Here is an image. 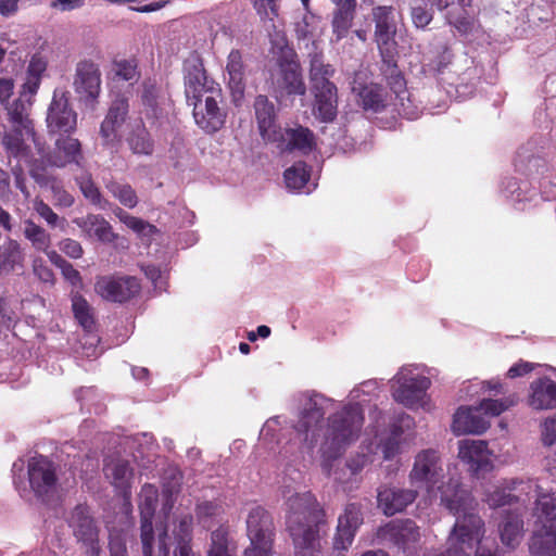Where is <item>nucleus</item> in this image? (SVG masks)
<instances>
[{"label":"nucleus","instance_id":"1","mask_svg":"<svg viewBox=\"0 0 556 556\" xmlns=\"http://www.w3.org/2000/svg\"><path fill=\"white\" fill-rule=\"evenodd\" d=\"M409 478L413 485L425 488L429 494L437 488L441 504L456 517L447 549L425 556H471L475 545L481 542L484 523L476 514L477 503L470 492L460 488L454 478L441 482L443 469L435 454H417Z\"/></svg>","mask_w":556,"mask_h":556},{"label":"nucleus","instance_id":"2","mask_svg":"<svg viewBox=\"0 0 556 556\" xmlns=\"http://www.w3.org/2000/svg\"><path fill=\"white\" fill-rule=\"evenodd\" d=\"M324 417L321 397L309 396L293 427L289 450L312 451L320 444L319 452H337L358 439L365 420L359 404H348L332 414L328 418L326 432L323 428Z\"/></svg>","mask_w":556,"mask_h":556},{"label":"nucleus","instance_id":"3","mask_svg":"<svg viewBox=\"0 0 556 556\" xmlns=\"http://www.w3.org/2000/svg\"><path fill=\"white\" fill-rule=\"evenodd\" d=\"M287 504V527L295 556H317L320 549L319 527L325 522L323 508L309 492L288 496Z\"/></svg>","mask_w":556,"mask_h":556},{"label":"nucleus","instance_id":"4","mask_svg":"<svg viewBox=\"0 0 556 556\" xmlns=\"http://www.w3.org/2000/svg\"><path fill=\"white\" fill-rule=\"evenodd\" d=\"M273 94L277 99L304 97L307 88L302 66L295 50L289 46L280 48L269 70Z\"/></svg>","mask_w":556,"mask_h":556},{"label":"nucleus","instance_id":"5","mask_svg":"<svg viewBox=\"0 0 556 556\" xmlns=\"http://www.w3.org/2000/svg\"><path fill=\"white\" fill-rule=\"evenodd\" d=\"M535 530L529 542L532 556H556V496L541 494L536 500Z\"/></svg>","mask_w":556,"mask_h":556},{"label":"nucleus","instance_id":"6","mask_svg":"<svg viewBox=\"0 0 556 556\" xmlns=\"http://www.w3.org/2000/svg\"><path fill=\"white\" fill-rule=\"evenodd\" d=\"M59 469L49 456L36 454L27 460L28 481L35 495L45 502L58 493Z\"/></svg>","mask_w":556,"mask_h":556},{"label":"nucleus","instance_id":"7","mask_svg":"<svg viewBox=\"0 0 556 556\" xmlns=\"http://www.w3.org/2000/svg\"><path fill=\"white\" fill-rule=\"evenodd\" d=\"M247 532L250 546L244 556H271L274 522L268 511L261 506L253 507L247 517Z\"/></svg>","mask_w":556,"mask_h":556},{"label":"nucleus","instance_id":"8","mask_svg":"<svg viewBox=\"0 0 556 556\" xmlns=\"http://www.w3.org/2000/svg\"><path fill=\"white\" fill-rule=\"evenodd\" d=\"M184 80L185 94L189 105L200 102L205 94L216 93L220 97L219 85L208 78L203 60L198 53L186 60Z\"/></svg>","mask_w":556,"mask_h":556},{"label":"nucleus","instance_id":"9","mask_svg":"<svg viewBox=\"0 0 556 556\" xmlns=\"http://www.w3.org/2000/svg\"><path fill=\"white\" fill-rule=\"evenodd\" d=\"M371 21L375 25L374 41L377 45L380 58H391L397 54V23L393 5H376L371 9Z\"/></svg>","mask_w":556,"mask_h":556},{"label":"nucleus","instance_id":"10","mask_svg":"<svg viewBox=\"0 0 556 556\" xmlns=\"http://www.w3.org/2000/svg\"><path fill=\"white\" fill-rule=\"evenodd\" d=\"M94 290L103 300L122 304L140 293L141 283L134 276L106 275L97 277Z\"/></svg>","mask_w":556,"mask_h":556},{"label":"nucleus","instance_id":"11","mask_svg":"<svg viewBox=\"0 0 556 556\" xmlns=\"http://www.w3.org/2000/svg\"><path fill=\"white\" fill-rule=\"evenodd\" d=\"M170 556H194L192 551L193 518L191 514L181 513L166 523L162 530Z\"/></svg>","mask_w":556,"mask_h":556},{"label":"nucleus","instance_id":"12","mask_svg":"<svg viewBox=\"0 0 556 556\" xmlns=\"http://www.w3.org/2000/svg\"><path fill=\"white\" fill-rule=\"evenodd\" d=\"M396 55L397 54H391V58H381V72L390 90L394 93L393 105L395 110L400 115L412 119L416 114L412 106L405 77L397 66Z\"/></svg>","mask_w":556,"mask_h":556},{"label":"nucleus","instance_id":"13","mask_svg":"<svg viewBox=\"0 0 556 556\" xmlns=\"http://www.w3.org/2000/svg\"><path fill=\"white\" fill-rule=\"evenodd\" d=\"M84 161L80 141L71 136H60L54 142L53 151L46 152L43 149L39 166L41 169L46 166L63 168L72 164L81 167Z\"/></svg>","mask_w":556,"mask_h":556},{"label":"nucleus","instance_id":"14","mask_svg":"<svg viewBox=\"0 0 556 556\" xmlns=\"http://www.w3.org/2000/svg\"><path fill=\"white\" fill-rule=\"evenodd\" d=\"M31 140L37 149L38 154L40 155L43 152V142L37 137L35 128H30L29 131L26 129L11 127L10 130L5 131L2 136V146L9 159L14 157L17 160H23L29 163L31 166L35 161L40 162V160L31 159L30 147L26 143V140ZM39 165V163H37Z\"/></svg>","mask_w":556,"mask_h":556},{"label":"nucleus","instance_id":"15","mask_svg":"<svg viewBox=\"0 0 556 556\" xmlns=\"http://www.w3.org/2000/svg\"><path fill=\"white\" fill-rule=\"evenodd\" d=\"M77 114L65 92H54L47 114L49 134H71L76 129Z\"/></svg>","mask_w":556,"mask_h":556},{"label":"nucleus","instance_id":"16","mask_svg":"<svg viewBox=\"0 0 556 556\" xmlns=\"http://www.w3.org/2000/svg\"><path fill=\"white\" fill-rule=\"evenodd\" d=\"M395 379L399 387L393 391V399L408 408L420 405L431 387V380L421 375L407 376L399 372Z\"/></svg>","mask_w":556,"mask_h":556},{"label":"nucleus","instance_id":"17","mask_svg":"<svg viewBox=\"0 0 556 556\" xmlns=\"http://www.w3.org/2000/svg\"><path fill=\"white\" fill-rule=\"evenodd\" d=\"M68 526L78 542L89 547L92 555L98 556L100 547L98 545L99 528L87 506L77 505L68 518Z\"/></svg>","mask_w":556,"mask_h":556},{"label":"nucleus","instance_id":"18","mask_svg":"<svg viewBox=\"0 0 556 556\" xmlns=\"http://www.w3.org/2000/svg\"><path fill=\"white\" fill-rule=\"evenodd\" d=\"M74 90L85 101H94L101 90V72L91 60L77 63L74 76Z\"/></svg>","mask_w":556,"mask_h":556},{"label":"nucleus","instance_id":"19","mask_svg":"<svg viewBox=\"0 0 556 556\" xmlns=\"http://www.w3.org/2000/svg\"><path fill=\"white\" fill-rule=\"evenodd\" d=\"M218 99H222V96L212 93L205 96L204 103L200 100L191 104L197 125L207 134L218 131L226 122L227 113L219 108Z\"/></svg>","mask_w":556,"mask_h":556},{"label":"nucleus","instance_id":"20","mask_svg":"<svg viewBox=\"0 0 556 556\" xmlns=\"http://www.w3.org/2000/svg\"><path fill=\"white\" fill-rule=\"evenodd\" d=\"M314 97L313 113L323 123H331L338 115V88L334 83L311 86Z\"/></svg>","mask_w":556,"mask_h":556},{"label":"nucleus","instance_id":"21","mask_svg":"<svg viewBox=\"0 0 556 556\" xmlns=\"http://www.w3.org/2000/svg\"><path fill=\"white\" fill-rule=\"evenodd\" d=\"M363 523V516L357 504H348L344 513L338 518L337 533L333 539L336 549H346L353 542L358 527Z\"/></svg>","mask_w":556,"mask_h":556},{"label":"nucleus","instance_id":"22","mask_svg":"<svg viewBox=\"0 0 556 556\" xmlns=\"http://www.w3.org/2000/svg\"><path fill=\"white\" fill-rule=\"evenodd\" d=\"M254 111L262 138L270 142L278 141L281 136L274 103L267 96L258 94L254 100Z\"/></svg>","mask_w":556,"mask_h":556},{"label":"nucleus","instance_id":"23","mask_svg":"<svg viewBox=\"0 0 556 556\" xmlns=\"http://www.w3.org/2000/svg\"><path fill=\"white\" fill-rule=\"evenodd\" d=\"M226 72L228 75V87L231 92L232 101L238 105L244 97L247 86V65L243 61L242 52L232 49L226 63Z\"/></svg>","mask_w":556,"mask_h":556},{"label":"nucleus","instance_id":"24","mask_svg":"<svg viewBox=\"0 0 556 556\" xmlns=\"http://www.w3.org/2000/svg\"><path fill=\"white\" fill-rule=\"evenodd\" d=\"M353 91L356 93L357 104L366 112L380 113L390 104L388 92L379 84H358Z\"/></svg>","mask_w":556,"mask_h":556},{"label":"nucleus","instance_id":"25","mask_svg":"<svg viewBox=\"0 0 556 556\" xmlns=\"http://www.w3.org/2000/svg\"><path fill=\"white\" fill-rule=\"evenodd\" d=\"M323 469L333 476L336 480L343 481L348 475L357 473L365 465V454H356L345 458L344 454H324Z\"/></svg>","mask_w":556,"mask_h":556},{"label":"nucleus","instance_id":"26","mask_svg":"<svg viewBox=\"0 0 556 556\" xmlns=\"http://www.w3.org/2000/svg\"><path fill=\"white\" fill-rule=\"evenodd\" d=\"M417 496V490L384 486L378 492V506L384 515L393 516L403 511Z\"/></svg>","mask_w":556,"mask_h":556},{"label":"nucleus","instance_id":"27","mask_svg":"<svg viewBox=\"0 0 556 556\" xmlns=\"http://www.w3.org/2000/svg\"><path fill=\"white\" fill-rule=\"evenodd\" d=\"M490 427L480 406L459 407L454 414L453 430L456 433H483Z\"/></svg>","mask_w":556,"mask_h":556},{"label":"nucleus","instance_id":"28","mask_svg":"<svg viewBox=\"0 0 556 556\" xmlns=\"http://www.w3.org/2000/svg\"><path fill=\"white\" fill-rule=\"evenodd\" d=\"M528 404L536 410L556 408V381L549 377H540L529 387Z\"/></svg>","mask_w":556,"mask_h":556},{"label":"nucleus","instance_id":"29","mask_svg":"<svg viewBox=\"0 0 556 556\" xmlns=\"http://www.w3.org/2000/svg\"><path fill=\"white\" fill-rule=\"evenodd\" d=\"M280 136L277 142L282 151L292 152L296 150L308 153L315 144L313 131L301 125L295 128H287L283 131L280 129Z\"/></svg>","mask_w":556,"mask_h":556},{"label":"nucleus","instance_id":"30","mask_svg":"<svg viewBox=\"0 0 556 556\" xmlns=\"http://www.w3.org/2000/svg\"><path fill=\"white\" fill-rule=\"evenodd\" d=\"M25 268V250L22 244L7 237L0 244V275L23 271Z\"/></svg>","mask_w":556,"mask_h":556},{"label":"nucleus","instance_id":"31","mask_svg":"<svg viewBox=\"0 0 556 556\" xmlns=\"http://www.w3.org/2000/svg\"><path fill=\"white\" fill-rule=\"evenodd\" d=\"M384 536L397 547L406 551L419 540V531L410 519L396 520L386 527Z\"/></svg>","mask_w":556,"mask_h":556},{"label":"nucleus","instance_id":"32","mask_svg":"<svg viewBox=\"0 0 556 556\" xmlns=\"http://www.w3.org/2000/svg\"><path fill=\"white\" fill-rule=\"evenodd\" d=\"M336 5L331 27L336 41H340L348 36L353 25L356 15L357 0H344L342 3Z\"/></svg>","mask_w":556,"mask_h":556},{"label":"nucleus","instance_id":"33","mask_svg":"<svg viewBox=\"0 0 556 556\" xmlns=\"http://www.w3.org/2000/svg\"><path fill=\"white\" fill-rule=\"evenodd\" d=\"M37 163L38 162L35 161L33 164V168H30V175L36 180V182H38L40 186H45L51 190L54 205L62 206V207L72 206L74 203V198L70 192H67L65 190L61 180H59L54 176H46V175L39 173V169H41V168Z\"/></svg>","mask_w":556,"mask_h":556},{"label":"nucleus","instance_id":"34","mask_svg":"<svg viewBox=\"0 0 556 556\" xmlns=\"http://www.w3.org/2000/svg\"><path fill=\"white\" fill-rule=\"evenodd\" d=\"M501 541L504 545L515 548L523 536V519L515 511H506L498 525Z\"/></svg>","mask_w":556,"mask_h":556},{"label":"nucleus","instance_id":"35","mask_svg":"<svg viewBox=\"0 0 556 556\" xmlns=\"http://www.w3.org/2000/svg\"><path fill=\"white\" fill-rule=\"evenodd\" d=\"M162 490L165 497L163 504L164 514H168L175 502V496L180 492L182 484V473L176 466H168L162 473Z\"/></svg>","mask_w":556,"mask_h":556},{"label":"nucleus","instance_id":"36","mask_svg":"<svg viewBox=\"0 0 556 556\" xmlns=\"http://www.w3.org/2000/svg\"><path fill=\"white\" fill-rule=\"evenodd\" d=\"M308 78L311 86L325 85L332 83L330 79L334 75V68L331 64L325 63L324 53L318 47H315L309 53Z\"/></svg>","mask_w":556,"mask_h":556},{"label":"nucleus","instance_id":"37","mask_svg":"<svg viewBox=\"0 0 556 556\" xmlns=\"http://www.w3.org/2000/svg\"><path fill=\"white\" fill-rule=\"evenodd\" d=\"M159 502V492L155 485L146 483L139 494V510L141 525L153 527V517Z\"/></svg>","mask_w":556,"mask_h":556},{"label":"nucleus","instance_id":"38","mask_svg":"<svg viewBox=\"0 0 556 556\" xmlns=\"http://www.w3.org/2000/svg\"><path fill=\"white\" fill-rule=\"evenodd\" d=\"M104 471L106 477L111 478L117 488L122 490L129 488V481L134 472L127 460L119 457H110V459L105 462Z\"/></svg>","mask_w":556,"mask_h":556},{"label":"nucleus","instance_id":"39","mask_svg":"<svg viewBox=\"0 0 556 556\" xmlns=\"http://www.w3.org/2000/svg\"><path fill=\"white\" fill-rule=\"evenodd\" d=\"M30 106L31 100L29 98L23 99L22 97H18L7 106L11 127L24 128L26 131L34 128L33 121L29 118Z\"/></svg>","mask_w":556,"mask_h":556},{"label":"nucleus","instance_id":"40","mask_svg":"<svg viewBox=\"0 0 556 556\" xmlns=\"http://www.w3.org/2000/svg\"><path fill=\"white\" fill-rule=\"evenodd\" d=\"M140 541L143 556H170L166 540L163 538L162 531L154 538L153 527H140Z\"/></svg>","mask_w":556,"mask_h":556},{"label":"nucleus","instance_id":"41","mask_svg":"<svg viewBox=\"0 0 556 556\" xmlns=\"http://www.w3.org/2000/svg\"><path fill=\"white\" fill-rule=\"evenodd\" d=\"M80 227L90 236H94L99 241L104 243H112L117 237L110 223L100 215H87Z\"/></svg>","mask_w":556,"mask_h":556},{"label":"nucleus","instance_id":"42","mask_svg":"<svg viewBox=\"0 0 556 556\" xmlns=\"http://www.w3.org/2000/svg\"><path fill=\"white\" fill-rule=\"evenodd\" d=\"M23 236L37 252H47L52 247L51 235L31 219L23 223Z\"/></svg>","mask_w":556,"mask_h":556},{"label":"nucleus","instance_id":"43","mask_svg":"<svg viewBox=\"0 0 556 556\" xmlns=\"http://www.w3.org/2000/svg\"><path fill=\"white\" fill-rule=\"evenodd\" d=\"M126 142L134 154L152 155L154 152V140L143 125L132 129L127 136Z\"/></svg>","mask_w":556,"mask_h":556},{"label":"nucleus","instance_id":"44","mask_svg":"<svg viewBox=\"0 0 556 556\" xmlns=\"http://www.w3.org/2000/svg\"><path fill=\"white\" fill-rule=\"evenodd\" d=\"M72 309L75 319L85 331L92 332L96 329L93 308L81 294L75 293L72 296Z\"/></svg>","mask_w":556,"mask_h":556},{"label":"nucleus","instance_id":"45","mask_svg":"<svg viewBox=\"0 0 556 556\" xmlns=\"http://www.w3.org/2000/svg\"><path fill=\"white\" fill-rule=\"evenodd\" d=\"M303 18L295 24V37L299 41H311L313 49L317 47L316 38L319 36L320 17L312 11H305Z\"/></svg>","mask_w":556,"mask_h":556},{"label":"nucleus","instance_id":"46","mask_svg":"<svg viewBox=\"0 0 556 556\" xmlns=\"http://www.w3.org/2000/svg\"><path fill=\"white\" fill-rule=\"evenodd\" d=\"M76 182L84 194V197L93 205L99 206L100 208H106L109 205V201L105 200L100 189L94 184L92 176L88 172H84L79 176L76 177Z\"/></svg>","mask_w":556,"mask_h":556},{"label":"nucleus","instance_id":"47","mask_svg":"<svg viewBox=\"0 0 556 556\" xmlns=\"http://www.w3.org/2000/svg\"><path fill=\"white\" fill-rule=\"evenodd\" d=\"M105 188L125 207L137 206L139 199L136 190L129 184L112 179L105 182Z\"/></svg>","mask_w":556,"mask_h":556},{"label":"nucleus","instance_id":"48","mask_svg":"<svg viewBox=\"0 0 556 556\" xmlns=\"http://www.w3.org/2000/svg\"><path fill=\"white\" fill-rule=\"evenodd\" d=\"M462 462L468 467V471L477 477L484 478L494 469V464L489 454H458Z\"/></svg>","mask_w":556,"mask_h":556},{"label":"nucleus","instance_id":"49","mask_svg":"<svg viewBox=\"0 0 556 556\" xmlns=\"http://www.w3.org/2000/svg\"><path fill=\"white\" fill-rule=\"evenodd\" d=\"M286 186L289 189H302L311 177V170L305 162H296L291 167L287 168L283 174Z\"/></svg>","mask_w":556,"mask_h":556},{"label":"nucleus","instance_id":"50","mask_svg":"<svg viewBox=\"0 0 556 556\" xmlns=\"http://www.w3.org/2000/svg\"><path fill=\"white\" fill-rule=\"evenodd\" d=\"M518 400L519 399L516 394H510L508 396L496 400L483 399L478 405L480 406V409H482L483 415L489 417H496L508 410L510 407L517 405Z\"/></svg>","mask_w":556,"mask_h":556},{"label":"nucleus","instance_id":"51","mask_svg":"<svg viewBox=\"0 0 556 556\" xmlns=\"http://www.w3.org/2000/svg\"><path fill=\"white\" fill-rule=\"evenodd\" d=\"M113 71L116 78L125 81H137L140 77L138 61L135 58L114 60Z\"/></svg>","mask_w":556,"mask_h":556},{"label":"nucleus","instance_id":"52","mask_svg":"<svg viewBox=\"0 0 556 556\" xmlns=\"http://www.w3.org/2000/svg\"><path fill=\"white\" fill-rule=\"evenodd\" d=\"M115 215L123 224H125L129 229L138 235H144L146 230H148L149 233H154L156 231V227L154 225H151L139 217L128 214L121 207H117Z\"/></svg>","mask_w":556,"mask_h":556},{"label":"nucleus","instance_id":"53","mask_svg":"<svg viewBox=\"0 0 556 556\" xmlns=\"http://www.w3.org/2000/svg\"><path fill=\"white\" fill-rule=\"evenodd\" d=\"M141 102L142 104L155 112L159 106L160 87L154 78H146L142 81Z\"/></svg>","mask_w":556,"mask_h":556},{"label":"nucleus","instance_id":"54","mask_svg":"<svg viewBox=\"0 0 556 556\" xmlns=\"http://www.w3.org/2000/svg\"><path fill=\"white\" fill-rule=\"evenodd\" d=\"M129 104L125 97H117L111 104L104 119L117 126H122L128 115Z\"/></svg>","mask_w":556,"mask_h":556},{"label":"nucleus","instance_id":"55","mask_svg":"<svg viewBox=\"0 0 556 556\" xmlns=\"http://www.w3.org/2000/svg\"><path fill=\"white\" fill-rule=\"evenodd\" d=\"M207 556H230L228 553L227 532L224 529H217L211 534V547Z\"/></svg>","mask_w":556,"mask_h":556},{"label":"nucleus","instance_id":"56","mask_svg":"<svg viewBox=\"0 0 556 556\" xmlns=\"http://www.w3.org/2000/svg\"><path fill=\"white\" fill-rule=\"evenodd\" d=\"M262 20L274 21L279 14V0H250Z\"/></svg>","mask_w":556,"mask_h":556},{"label":"nucleus","instance_id":"57","mask_svg":"<svg viewBox=\"0 0 556 556\" xmlns=\"http://www.w3.org/2000/svg\"><path fill=\"white\" fill-rule=\"evenodd\" d=\"M36 213L46 220L49 227L54 228L65 224V218L60 217L53 210L42 200H36L34 203Z\"/></svg>","mask_w":556,"mask_h":556},{"label":"nucleus","instance_id":"58","mask_svg":"<svg viewBox=\"0 0 556 556\" xmlns=\"http://www.w3.org/2000/svg\"><path fill=\"white\" fill-rule=\"evenodd\" d=\"M154 442L150 433H140L132 437L125 438L124 447L129 450H137V452L151 451Z\"/></svg>","mask_w":556,"mask_h":556},{"label":"nucleus","instance_id":"59","mask_svg":"<svg viewBox=\"0 0 556 556\" xmlns=\"http://www.w3.org/2000/svg\"><path fill=\"white\" fill-rule=\"evenodd\" d=\"M515 500L516 497L503 488H495L492 492L485 494V502L493 509L509 505Z\"/></svg>","mask_w":556,"mask_h":556},{"label":"nucleus","instance_id":"60","mask_svg":"<svg viewBox=\"0 0 556 556\" xmlns=\"http://www.w3.org/2000/svg\"><path fill=\"white\" fill-rule=\"evenodd\" d=\"M410 18L416 28L424 30L433 21V11L425 5H416L410 10Z\"/></svg>","mask_w":556,"mask_h":556},{"label":"nucleus","instance_id":"61","mask_svg":"<svg viewBox=\"0 0 556 556\" xmlns=\"http://www.w3.org/2000/svg\"><path fill=\"white\" fill-rule=\"evenodd\" d=\"M33 273L40 281L54 285V273L42 257L37 256L33 260Z\"/></svg>","mask_w":556,"mask_h":556},{"label":"nucleus","instance_id":"62","mask_svg":"<svg viewBox=\"0 0 556 556\" xmlns=\"http://www.w3.org/2000/svg\"><path fill=\"white\" fill-rule=\"evenodd\" d=\"M119 126L103 119L100 126V136L102 138V146L113 148L117 142V130Z\"/></svg>","mask_w":556,"mask_h":556},{"label":"nucleus","instance_id":"63","mask_svg":"<svg viewBox=\"0 0 556 556\" xmlns=\"http://www.w3.org/2000/svg\"><path fill=\"white\" fill-rule=\"evenodd\" d=\"M109 547L111 556H127L126 541L118 532L110 533Z\"/></svg>","mask_w":556,"mask_h":556},{"label":"nucleus","instance_id":"64","mask_svg":"<svg viewBox=\"0 0 556 556\" xmlns=\"http://www.w3.org/2000/svg\"><path fill=\"white\" fill-rule=\"evenodd\" d=\"M542 441L545 446L556 442V418H546L542 424Z\"/></svg>","mask_w":556,"mask_h":556}]
</instances>
